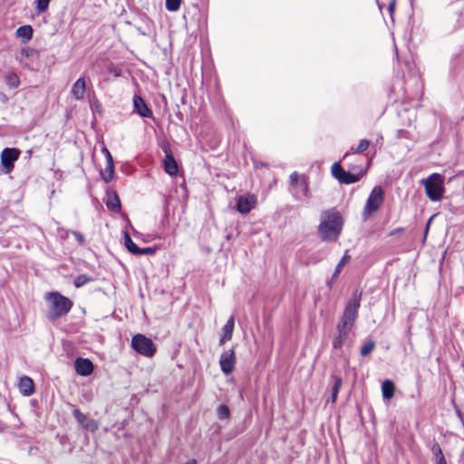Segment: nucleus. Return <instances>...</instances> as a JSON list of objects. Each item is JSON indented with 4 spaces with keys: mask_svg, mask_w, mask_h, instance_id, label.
<instances>
[{
    "mask_svg": "<svg viewBox=\"0 0 464 464\" xmlns=\"http://www.w3.org/2000/svg\"><path fill=\"white\" fill-rule=\"evenodd\" d=\"M360 297L361 295H355L347 303L338 325L349 328L351 330L353 329V324L358 315Z\"/></svg>",
    "mask_w": 464,
    "mask_h": 464,
    "instance_id": "nucleus-5",
    "label": "nucleus"
},
{
    "mask_svg": "<svg viewBox=\"0 0 464 464\" xmlns=\"http://www.w3.org/2000/svg\"><path fill=\"white\" fill-rule=\"evenodd\" d=\"M342 227L343 218L338 212L329 210L322 214L319 233L324 240L335 241L341 234Z\"/></svg>",
    "mask_w": 464,
    "mask_h": 464,
    "instance_id": "nucleus-1",
    "label": "nucleus"
},
{
    "mask_svg": "<svg viewBox=\"0 0 464 464\" xmlns=\"http://www.w3.org/2000/svg\"><path fill=\"white\" fill-rule=\"evenodd\" d=\"M352 330L341 325H337V336L333 342L334 349L341 348L347 341L348 335Z\"/></svg>",
    "mask_w": 464,
    "mask_h": 464,
    "instance_id": "nucleus-16",
    "label": "nucleus"
},
{
    "mask_svg": "<svg viewBox=\"0 0 464 464\" xmlns=\"http://www.w3.org/2000/svg\"><path fill=\"white\" fill-rule=\"evenodd\" d=\"M133 104L135 111L139 115L144 118H151L152 111L150 109H149V107L147 106V104L145 103L141 97L135 96L133 99Z\"/></svg>",
    "mask_w": 464,
    "mask_h": 464,
    "instance_id": "nucleus-15",
    "label": "nucleus"
},
{
    "mask_svg": "<svg viewBox=\"0 0 464 464\" xmlns=\"http://www.w3.org/2000/svg\"><path fill=\"white\" fill-rule=\"evenodd\" d=\"M374 348L375 343L372 340L367 341L366 343H363V345L361 348V355L367 356L373 351Z\"/></svg>",
    "mask_w": 464,
    "mask_h": 464,
    "instance_id": "nucleus-28",
    "label": "nucleus"
},
{
    "mask_svg": "<svg viewBox=\"0 0 464 464\" xmlns=\"http://www.w3.org/2000/svg\"><path fill=\"white\" fill-rule=\"evenodd\" d=\"M434 216L430 217L428 223H427V226H426V233L428 232L429 228H430V225L433 219Z\"/></svg>",
    "mask_w": 464,
    "mask_h": 464,
    "instance_id": "nucleus-39",
    "label": "nucleus"
},
{
    "mask_svg": "<svg viewBox=\"0 0 464 464\" xmlns=\"http://www.w3.org/2000/svg\"><path fill=\"white\" fill-rule=\"evenodd\" d=\"M395 387L392 381L385 380L382 384V392L384 399L390 400L394 395Z\"/></svg>",
    "mask_w": 464,
    "mask_h": 464,
    "instance_id": "nucleus-21",
    "label": "nucleus"
},
{
    "mask_svg": "<svg viewBox=\"0 0 464 464\" xmlns=\"http://www.w3.org/2000/svg\"><path fill=\"white\" fill-rule=\"evenodd\" d=\"M384 191L382 187L376 186L370 193L363 208L362 216L367 218L375 213L383 202Z\"/></svg>",
    "mask_w": 464,
    "mask_h": 464,
    "instance_id": "nucleus-6",
    "label": "nucleus"
},
{
    "mask_svg": "<svg viewBox=\"0 0 464 464\" xmlns=\"http://www.w3.org/2000/svg\"><path fill=\"white\" fill-rule=\"evenodd\" d=\"M290 187L294 193H302L306 196L307 193V183L304 176L299 175L297 172H293L290 175Z\"/></svg>",
    "mask_w": 464,
    "mask_h": 464,
    "instance_id": "nucleus-11",
    "label": "nucleus"
},
{
    "mask_svg": "<svg viewBox=\"0 0 464 464\" xmlns=\"http://www.w3.org/2000/svg\"><path fill=\"white\" fill-rule=\"evenodd\" d=\"M72 233L74 236V237L76 238V240L79 242V244H83L84 237L81 233H79L77 231H72Z\"/></svg>",
    "mask_w": 464,
    "mask_h": 464,
    "instance_id": "nucleus-37",
    "label": "nucleus"
},
{
    "mask_svg": "<svg viewBox=\"0 0 464 464\" xmlns=\"http://www.w3.org/2000/svg\"><path fill=\"white\" fill-rule=\"evenodd\" d=\"M234 325V318L230 317L223 327V335L219 341L220 344H224L225 342L229 341L232 338Z\"/></svg>",
    "mask_w": 464,
    "mask_h": 464,
    "instance_id": "nucleus-19",
    "label": "nucleus"
},
{
    "mask_svg": "<svg viewBox=\"0 0 464 464\" xmlns=\"http://www.w3.org/2000/svg\"><path fill=\"white\" fill-rule=\"evenodd\" d=\"M51 0H36V10L37 12L44 13L48 9L49 3Z\"/></svg>",
    "mask_w": 464,
    "mask_h": 464,
    "instance_id": "nucleus-32",
    "label": "nucleus"
},
{
    "mask_svg": "<svg viewBox=\"0 0 464 464\" xmlns=\"http://www.w3.org/2000/svg\"><path fill=\"white\" fill-rule=\"evenodd\" d=\"M256 196L253 194L240 196L237 198V209L239 213L246 215L256 208Z\"/></svg>",
    "mask_w": 464,
    "mask_h": 464,
    "instance_id": "nucleus-9",
    "label": "nucleus"
},
{
    "mask_svg": "<svg viewBox=\"0 0 464 464\" xmlns=\"http://www.w3.org/2000/svg\"><path fill=\"white\" fill-rule=\"evenodd\" d=\"M349 155V152H347L344 156H343V159L347 158Z\"/></svg>",
    "mask_w": 464,
    "mask_h": 464,
    "instance_id": "nucleus-40",
    "label": "nucleus"
},
{
    "mask_svg": "<svg viewBox=\"0 0 464 464\" xmlns=\"http://www.w3.org/2000/svg\"><path fill=\"white\" fill-rule=\"evenodd\" d=\"M114 170L115 168L113 160L107 161L104 169L101 171L102 179L107 183L111 181L114 177Z\"/></svg>",
    "mask_w": 464,
    "mask_h": 464,
    "instance_id": "nucleus-20",
    "label": "nucleus"
},
{
    "mask_svg": "<svg viewBox=\"0 0 464 464\" xmlns=\"http://www.w3.org/2000/svg\"><path fill=\"white\" fill-rule=\"evenodd\" d=\"M124 245L126 248L133 255H136L139 247L137 245L132 241L130 235L128 233L124 234Z\"/></svg>",
    "mask_w": 464,
    "mask_h": 464,
    "instance_id": "nucleus-27",
    "label": "nucleus"
},
{
    "mask_svg": "<svg viewBox=\"0 0 464 464\" xmlns=\"http://www.w3.org/2000/svg\"><path fill=\"white\" fill-rule=\"evenodd\" d=\"M86 92L84 77H80L72 86L71 94L75 100H82Z\"/></svg>",
    "mask_w": 464,
    "mask_h": 464,
    "instance_id": "nucleus-14",
    "label": "nucleus"
},
{
    "mask_svg": "<svg viewBox=\"0 0 464 464\" xmlns=\"http://www.w3.org/2000/svg\"><path fill=\"white\" fill-rule=\"evenodd\" d=\"M431 451L434 456L435 464H447L442 450L439 443H433V445L431 446Z\"/></svg>",
    "mask_w": 464,
    "mask_h": 464,
    "instance_id": "nucleus-22",
    "label": "nucleus"
},
{
    "mask_svg": "<svg viewBox=\"0 0 464 464\" xmlns=\"http://www.w3.org/2000/svg\"><path fill=\"white\" fill-rule=\"evenodd\" d=\"M370 146V141L368 140H362L355 150L352 149V150L355 153H362L364 152Z\"/></svg>",
    "mask_w": 464,
    "mask_h": 464,
    "instance_id": "nucleus-33",
    "label": "nucleus"
},
{
    "mask_svg": "<svg viewBox=\"0 0 464 464\" xmlns=\"http://www.w3.org/2000/svg\"><path fill=\"white\" fill-rule=\"evenodd\" d=\"M20 150L15 148L4 149L1 153V163L5 169V173H9L14 169V162L18 160Z\"/></svg>",
    "mask_w": 464,
    "mask_h": 464,
    "instance_id": "nucleus-8",
    "label": "nucleus"
},
{
    "mask_svg": "<svg viewBox=\"0 0 464 464\" xmlns=\"http://www.w3.org/2000/svg\"><path fill=\"white\" fill-rule=\"evenodd\" d=\"M394 6H395V1H392V2L390 4V5H389V11H390L391 13H392V12H393V10H394Z\"/></svg>",
    "mask_w": 464,
    "mask_h": 464,
    "instance_id": "nucleus-38",
    "label": "nucleus"
},
{
    "mask_svg": "<svg viewBox=\"0 0 464 464\" xmlns=\"http://www.w3.org/2000/svg\"><path fill=\"white\" fill-rule=\"evenodd\" d=\"M72 414L76 420L86 430L94 432L98 429V424L95 420L89 419L85 414H83L80 410L75 409L72 411Z\"/></svg>",
    "mask_w": 464,
    "mask_h": 464,
    "instance_id": "nucleus-12",
    "label": "nucleus"
},
{
    "mask_svg": "<svg viewBox=\"0 0 464 464\" xmlns=\"http://www.w3.org/2000/svg\"><path fill=\"white\" fill-rule=\"evenodd\" d=\"M48 312L46 317L50 321L56 320L67 314L72 306V301L57 292H51L45 295Z\"/></svg>",
    "mask_w": 464,
    "mask_h": 464,
    "instance_id": "nucleus-2",
    "label": "nucleus"
},
{
    "mask_svg": "<svg viewBox=\"0 0 464 464\" xmlns=\"http://www.w3.org/2000/svg\"><path fill=\"white\" fill-rule=\"evenodd\" d=\"M102 152L105 156L106 162L113 160L112 156L106 147L102 148Z\"/></svg>",
    "mask_w": 464,
    "mask_h": 464,
    "instance_id": "nucleus-36",
    "label": "nucleus"
},
{
    "mask_svg": "<svg viewBox=\"0 0 464 464\" xmlns=\"http://www.w3.org/2000/svg\"><path fill=\"white\" fill-rule=\"evenodd\" d=\"M131 347L145 357H152L156 353V347L152 340L140 334L132 337Z\"/></svg>",
    "mask_w": 464,
    "mask_h": 464,
    "instance_id": "nucleus-7",
    "label": "nucleus"
},
{
    "mask_svg": "<svg viewBox=\"0 0 464 464\" xmlns=\"http://www.w3.org/2000/svg\"><path fill=\"white\" fill-rule=\"evenodd\" d=\"M350 259L351 256L347 253H345L335 267L334 273L332 277V281L334 280L339 276L343 267L349 263Z\"/></svg>",
    "mask_w": 464,
    "mask_h": 464,
    "instance_id": "nucleus-25",
    "label": "nucleus"
},
{
    "mask_svg": "<svg viewBox=\"0 0 464 464\" xmlns=\"http://www.w3.org/2000/svg\"><path fill=\"white\" fill-rule=\"evenodd\" d=\"M16 35L20 38H23L24 42H28L32 39L33 36V29L30 25L20 26L16 30Z\"/></svg>",
    "mask_w": 464,
    "mask_h": 464,
    "instance_id": "nucleus-24",
    "label": "nucleus"
},
{
    "mask_svg": "<svg viewBox=\"0 0 464 464\" xmlns=\"http://www.w3.org/2000/svg\"><path fill=\"white\" fill-rule=\"evenodd\" d=\"M230 415L229 409L227 405L221 404L218 408V417L220 420L228 419Z\"/></svg>",
    "mask_w": 464,
    "mask_h": 464,
    "instance_id": "nucleus-30",
    "label": "nucleus"
},
{
    "mask_svg": "<svg viewBox=\"0 0 464 464\" xmlns=\"http://www.w3.org/2000/svg\"><path fill=\"white\" fill-rule=\"evenodd\" d=\"M332 379L334 380V385L332 388V394H331V402L334 403L337 400L338 393L340 392V389L342 387V378L338 376H332Z\"/></svg>",
    "mask_w": 464,
    "mask_h": 464,
    "instance_id": "nucleus-23",
    "label": "nucleus"
},
{
    "mask_svg": "<svg viewBox=\"0 0 464 464\" xmlns=\"http://www.w3.org/2000/svg\"><path fill=\"white\" fill-rule=\"evenodd\" d=\"M92 278L86 275H80L74 279V285L76 287H82L87 283L91 282Z\"/></svg>",
    "mask_w": 464,
    "mask_h": 464,
    "instance_id": "nucleus-29",
    "label": "nucleus"
},
{
    "mask_svg": "<svg viewBox=\"0 0 464 464\" xmlns=\"http://www.w3.org/2000/svg\"><path fill=\"white\" fill-rule=\"evenodd\" d=\"M76 372L81 376H89L93 372V364L89 359L78 358L74 362Z\"/></svg>",
    "mask_w": 464,
    "mask_h": 464,
    "instance_id": "nucleus-13",
    "label": "nucleus"
},
{
    "mask_svg": "<svg viewBox=\"0 0 464 464\" xmlns=\"http://www.w3.org/2000/svg\"><path fill=\"white\" fill-rule=\"evenodd\" d=\"M363 173L359 167L353 168V172H351L343 170L339 162H334L332 166L333 176L344 184H353L359 181Z\"/></svg>",
    "mask_w": 464,
    "mask_h": 464,
    "instance_id": "nucleus-4",
    "label": "nucleus"
},
{
    "mask_svg": "<svg viewBox=\"0 0 464 464\" xmlns=\"http://www.w3.org/2000/svg\"><path fill=\"white\" fill-rule=\"evenodd\" d=\"M180 3H181L180 0H166L165 5H166V8L169 11L176 12L179 9Z\"/></svg>",
    "mask_w": 464,
    "mask_h": 464,
    "instance_id": "nucleus-31",
    "label": "nucleus"
},
{
    "mask_svg": "<svg viewBox=\"0 0 464 464\" xmlns=\"http://www.w3.org/2000/svg\"><path fill=\"white\" fill-rule=\"evenodd\" d=\"M107 207L113 210H120L121 208V202L120 199L117 197H114L113 198H111L107 202Z\"/></svg>",
    "mask_w": 464,
    "mask_h": 464,
    "instance_id": "nucleus-34",
    "label": "nucleus"
},
{
    "mask_svg": "<svg viewBox=\"0 0 464 464\" xmlns=\"http://www.w3.org/2000/svg\"><path fill=\"white\" fill-rule=\"evenodd\" d=\"M6 84L11 88H17L20 84V80L15 72H8L5 76Z\"/></svg>",
    "mask_w": 464,
    "mask_h": 464,
    "instance_id": "nucleus-26",
    "label": "nucleus"
},
{
    "mask_svg": "<svg viewBox=\"0 0 464 464\" xmlns=\"http://www.w3.org/2000/svg\"><path fill=\"white\" fill-rule=\"evenodd\" d=\"M155 254V249L152 248V247H144V248H140L138 249L136 255L137 256H140V255H154Z\"/></svg>",
    "mask_w": 464,
    "mask_h": 464,
    "instance_id": "nucleus-35",
    "label": "nucleus"
},
{
    "mask_svg": "<svg viewBox=\"0 0 464 464\" xmlns=\"http://www.w3.org/2000/svg\"><path fill=\"white\" fill-rule=\"evenodd\" d=\"M164 169L170 176L178 173V164L172 155L167 154L164 160Z\"/></svg>",
    "mask_w": 464,
    "mask_h": 464,
    "instance_id": "nucleus-18",
    "label": "nucleus"
},
{
    "mask_svg": "<svg viewBox=\"0 0 464 464\" xmlns=\"http://www.w3.org/2000/svg\"><path fill=\"white\" fill-rule=\"evenodd\" d=\"M444 177L440 173H432L427 179H421L425 194L431 201H439L445 192Z\"/></svg>",
    "mask_w": 464,
    "mask_h": 464,
    "instance_id": "nucleus-3",
    "label": "nucleus"
},
{
    "mask_svg": "<svg viewBox=\"0 0 464 464\" xmlns=\"http://www.w3.org/2000/svg\"><path fill=\"white\" fill-rule=\"evenodd\" d=\"M236 362V354L233 349L222 353L219 360V364L222 372L225 374H229L233 372Z\"/></svg>",
    "mask_w": 464,
    "mask_h": 464,
    "instance_id": "nucleus-10",
    "label": "nucleus"
},
{
    "mask_svg": "<svg viewBox=\"0 0 464 464\" xmlns=\"http://www.w3.org/2000/svg\"><path fill=\"white\" fill-rule=\"evenodd\" d=\"M18 388L24 396H30L34 392V384L30 377L23 376L19 380Z\"/></svg>",
    "mask_w": 464,
    "mask_h": 464,
    "instance_id": "nucleus-17",
    "label": "nucleus"
}]
</instances>
